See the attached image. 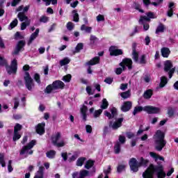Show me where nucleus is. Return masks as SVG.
<instances>
[{
  "instance_id": "f257e3e1",
  "label": "nucleus",
  "mask_w": 178,
  "mask_h": 178,
  "mask_svg": "<svg viewBox=\"0 0 178 178\" xmlns=\"http://www.w3.org/2000/svg\"><path fill=\"white\" fill-rule=\"evenodd\" d=\"M154 173L156 174L158 178H165L166 173L163 172V166L150 165L143 172V178H154Z\"/></svg>"
},
{
  "instance_id": "f03ea898",
  "label": "nucleus",
  "mask_w": 178,
  "mask_h": 178,
  "mask_svg": "<svg viewBox=\"0 0 178 178\" xmlns=\"http://www.w3.org/2000/svg\"><path fill=\"white\" fill-rule=\"evenodd\" d=\"M155 140V148L157 151H161L166 145V140H165V134L161 130H158L154 136Z\"/></svg>"
},
{
  "instance_id": "7ed1b4c3",
  "label": "nucleus",
  "mask_w": 178,
  "mask_h": 178,
  "mask_svg": "<svg viewBox=\"0 0 178 178\" xmlns=\"http://www.w3.org/2000/svg\"><path fill=\"white\" fill-rule=\"evenodd\" d=\"M147 163L148 160H145L143 157L140 159L139 163L137 162V160L134 158L129 160V166L132 172H138V168H140V166H145Z\"/></svg>"
},
{
  "instance_id": "20e7f679",
  "label": "nucleus",
  "mask_w": 178,
  "mask_h": 178,
  "mask_svg": "<svg viewBox=\"0 0 178 178\" xmlns=\"http://www.w3.org/2000/svg\"><path fill=\"white\" fill-rule=\"evenodd\" d=\"M65 87V83L62 81H56L53 82L52 85H49L45 90L44 92L47 94H50L54 90H62Z\"/></svg>"
},
{
  "instance_id": "39448f33",
  "label": "nucleus",
  "mask_w": 178,
  "mask_h": 178,
  "mask_svg": "<svg viewBox=\"0 0 178 178\" xmlns=\"http://www.w3.org/2000/svg\"><path fill=\"white\" fill-rule=\"evenodd\" d=\"M122 67L117 68L115 70L116 74H122V72L126 69V67L130 70H131V65H133V61L130 58H125L120 64Z\"/></svg>"
},
{
  "instance_id": "423d86ee",
  "label": "nucleus",
  "mask_w": 178,
  "mask_h": 178,
  "mask_svg": "<svg viewBox=\"0 0 178 178\" xmlns=\"http://www.w3.org/2000/svg\"><path fill=\"white\" fill-rule=\"evenodd\" d=\"M35 140H31L28 145L24 146L22 149L21 150L20 155H32L33 150H31V148L34 147L36 144Z\"/></svg>"
},
{
  "instance_id": "0eeeda50",
  "label": "nucleus",
  "mask_w": 178,
  "mask_h": 178,
  "mask_svg": "<svg viewBox=\"0 0 178 178\" xmlns=\"http://www.w3.org/2000/svg\"><path fill=\"white\" fill-rule=\"evenodd\" d=\"M173 67V64L170 60H166L164 63V70L165 72H168L169 79H172L173 73H175V68Z\"/></svg>"
},
{
  "instance_id": "6e6552de",
  "label": "nucleus",
  "mask_w": 178,
  "mask_h": 178,
  "mask_svg": "<svg viewBox=\"0 0 178 178\" xmlns=\"http://www.w3.org/2000/svg\"><path fill=\"white\" fill-rule=\"evenodd\" d=\"M24 81H25V86L29 91L32 90L33 87H34V82L33 81V79L30 76V74L29 72H25L24 75Z\"/></svg>"
},
{
  "instance_id": "1a4fd4ad",
  "label": "nucleus",
  "mask_w": 178,
  "mask_h": 178,
  "mask_svg": "<svg viewBox=\"0 0 178 178\" xmlns=\"http://www.w3.org/2000/svg\"><path fill=\"white\" fill-rule=\"evenodd\" d=\"M59 138H60V133L57 132L51 137L52 143L56 147H65V143L63 141L58 142Z\"/></svg>"
},
{
  "instance_id": "9d476101",
  "label": "nucleus",
  "mask_w": 178,
  "mask_h": 178,
  "mask_svg": "<svg viewBox=\"0 0 178 178\" xmlns=\"http://www.w3.org/2000/svg\"><path fill=\"white\" fill-rule=\"evenodd\" d=\"M6 70L8 74H15L16 72H17V60H13L11 62V66H7Z\"/></svg>"
},
{
  "instance_id": "9b49d317",
  "label": "nucleus",
  "mask_w": 178,
  "mask_h": 178,
  "mask_svg": "<svg viewBox=\"0 0 178 178\" xmlns=\"http://www.w3.org/2000/svg\"><path fill=\"white\" fill-rule=\"evenodd\" d=\"M132 56H133L134 60L135 62H136L137 63H140V65L145 64V63H146L145 56H144V55L141 56V57L138 60V54L137 53V51H136L135 48H133Z\"/></svg>"
},
{
  "instance_id": "f8f14e48",
  "label": "nucleus",
  "mask_w": 178,
  "mask_h": 178,
  "mask_svg": "<svg viewBox=\"0 0 178 178\" xmlns=\"http://www.w3.org/2000/svg\"><path fill=\"white\" fill-rule=\"evenodd\" d=\"M22 130V125L16 124L14 127V136L13 138V141H17L22 137V135L19 133Z\"/></svg>"
},
{
  "instance_id": "ddd939ff",
  "label": "nucleus",
  "mask_w": 178,
  "mask_h": 178,
  "mask_svg": "<svg viewBox=\"0 0 178 178\" xmlns=\"http://www.w3.org/2000/svg\"><path fill=\"white\" fill-rule=\"evenodd\" d=\"M90 176V172L87 170H82L79 172H74L72 174L73 178H86Z\"/></svg>"
},
{
  "instance_id": "4468645a",
  "label": "nucleus",
  "mask_w": 178,
  "mask_h": 178,
  "mask_svg": "<svg viewBox=\"0 0 178 178\" xmlns=\"http://www.w3.org/2000/svg\"><path fill=\"white\" fill-rule=\"evenodd\" d=\"M143 111L149 114L159 113V112H161V108L158 107H154L152 106H146L143 107Z\"/></svg>"
},
{
  "instance_id": "2eb2a0df",
  "label": "nucleus",
  "mask_w": 178,
  "mask_h": 178,
  "mask_svg": "<svg viewBox=\"0 0 178 178\" xmlns=\"http://www.w3.org/2000/svg\"><path fill=\"white\" fill-rule=\"evenodd\" d=\"M151 19H155V15L152 13H148L146 14V16H141L139 19V23L140 24H144L145 22H149Z\"/></svg>"
},
{
  "instance_id": "dca6fc26",
  "label": "nucleus",
  "mask_w": 178,
  "mask_h": 178,
  "mask_svg": "<svg viewBox=\"0 0 178 178\" xmlns=\"http://www.w3.org/2000/svg\"><path fill=\"white\" fill-rule=\"evenodd\" d=\"M122 123H123V118H118L115 122H111L109 127L113 130H118L119 127H122Z\"/></svg>"
},
{
  "instance_id": "f3484780",
  "label": "nucleus",
  "mask_w": 178,
  "mask_h": 178,
  "mask_svg": "<svg viewBox=\"0 0 178 178\" xmlns=\"http://www.w3.org/2000/svg\"><path fill=\"white\" fill-rule=\"evenodd\" d=\"M110 55L118 56V55H122L123 51L122 49H118V47L115 46H111L109 49Z\"/></svg>"
},
{
  "instance_id": "a211bd4d",
  "label": "nucleus",
  "mask_w": 178,
  "mask_h": 178,
  "mask_svg": "<svg viewBox=\"0 0 178 178\" xmlns=\"http://www.w3.org/2000/svg\"><path fill=\"white\" fill-rule=\"evenodd\" d=\"M24 45H26V42H24V40H20L19 42H18L17 47H15L13 53V55H17V54H19V52H20V51L23 49Z\"/></svg>"
},
{
  "instance_id": "6ab92c4d",
  "label": "nucleus",
  "mask_w": 178,
  "mask_h": 178,
  "mask_svg": "<svg viewBox=\"0 0 178 178\" xmlns=\"http://www.w3.org/2000/svg\"><path fill=\"white\" fill-rule=\"evenodd\" d=\"M111 114L108 111H104L105 116H107L108 119H112V118H116L118 115V109H116V108L115 107H113L111 109Z\"/></svg>"
},
{
  "instance_id": "aec40b11",
  "label": "nucleus",
  "mask_w": 178,
  "mask_h": 178,
  "mask_svg": "<svg viewBox=\"0 0 178 178\" xmlns=\"http://www.w3.org/2000/svg\"><path fill=\"white\" fill-rule=\"evenodd\" d=\"M36 132L38 134L42 136L45 133V122L38 124L36 127Z\"/></svg>"
},
{
  "instance_id": "412c9836",
  "label": "nucleus",
  "mask_w": 178,
  "mask_h": 178,
  "mask_svg": "<svg viewBox=\"0 0 178 178\" xmlns=\"http://www.w3.org/2000/svg\"><path fill=\"white\" fill-rule=\"evenodd\" d=\"M131 106H132L131 102H125L122 104L121 107V110L122 111V112H127L130 111V109H131Z\"/></svg>"
},
{
  "instance_id": "4be33fe9",
  "label": "nucleus",
  "mask_w": 178,
  "mask_h": 178,
  "mask_svg": "<svg viewBox=\"0 0 178 178\" xmlns=\"http://www.w3.org/2000/svg\"><path fill=\"white\" fill-rule=\"evenodd\" d=\"M38 34H40V29H37L31 35L28 42V45H30V44H31V42H33L34 40L38 37Z\"/></svg>"
},
{
  "instance_id": "5701e85b",
  "label": "nucleus",
  "mask_w": 178,
  "mask_h": 178,
  "mask_svg": "<svg viewBox=\"0 0 178 178\" xmlns=\"http://www.w3.org/2000/svg\"><path fill=\"white\" fill-rule=\"evenodd\" d=\"M17 17L19 22H31V20L29 19V17H27V15H26L24 13H19L17 15Z\"/></svg>"
},
{
  "instance_id": "b1692460",
  "label": "nucleus",
  "mask_w": 178,
  "mask_h": 178,
  "mask_svg": "<svg viewBox=\"0 0 178 178\" xmlns=\"http://www.w3.org/2000/svg\"><path fill=\"white\" fill-rule=\"evenodd\" d=\"M161 52L163 58H169V55H170V49L168 47L161 48Z\"/></svg>"
},
{
  "instance_id": "393cba45",
  "label": "nucleus",
  "mask_w": 178,
  "mask_h": 178,
  "mask_svg": "<svg viewBox=\"0 0 178 178\" xmlns=\"http://www.w3.org/2000/svg\"><path fill=\"white\" fill-rule=\"evenodd\" d=\"M97 42H98V38L95 35H91L90 38V43H89L90 47H91V48H94V47L97 45Z\"/></svg>"
},
{
  "instance_id": "a878e982",
  "label": "nucleus",
  "mask_w": 178,
  "mask_h": 178,
  "mask_svg": "<svg viewBox=\"0 0 178 178\" xmlns=\"http://www.w3.org/2000/svg\"><path fill=\"white\" fill-rule=\"evenodd\" d=\"M173 9H175V3L170 2L168 5V10L167 12V15L169 17L173 16Z\"/></svg>"
},
{
  "instance_id": "bb28decb",
  "label": "nucleus",
  "mask_w": 178,
  "mask_h": 178,
  "mask_svg": "<svg viewBox=\"0 0 178 178\" xmlns=\"http://www.w3.org/2000/svg\"><path fill=\"white\" fill-rule=\"evenodd\" d=\"M97 63H99V57H95L88 63H86V66H94V65H97Z\"/></svg>"
},
{
  "instance_id": "cd10ccee",
  "label": "nucleus",
  "mask_w": 178,
  "mask_h": 178,
  "mask_svg": "<svg viewBox=\"0 0 178 178\" xmlns=\"http://www.w3.org/2000/svg\"><path fill=\"white\" fill-rule=\"evenodd\" d=\"M29 9H30V6H26L25 7H24L23 6H20L16 9V11L26 14L27 13V12H29ZM22 10L23 11L22 12Z\"/></svg>"
},
{
  "instance_id": "c85d7f7f",
  "label": "nucleus",
  "mask_w": 178,
  "mask_h": 178,
  "mask_svg": "<svg viewBox=\"0 0 178 178\" xmlns=\"http://www.w3.org/2000/svg\"><path fill=\"white\" fill-rule=\"evenodd\" d=\"M149 155L152 156V158H154L156 161H158V159L160 161H165V159L163 156H160L159 154H156L155 152H152L149 153Z\"/></svg>"
},
{
  "instance_id": "c756f323",
  "label": "nucleus",
  "mask_w": 178,
  "mask_h": 178,
  "mask_svg": "<svg viewBox=\"0 0 178 178\" xmlns=\"http://www.w3.org/2000/svg\"><path fill=\"white\" fill-rule=\"evenodd\" d=\"M87 106H82L81 108V113L83 120H87Z\"/></svg>"
},
{
  "instance_id": "7c9ffc66",
  "label": "nucleus",
  "mask_w": 178,
  "mask_h": 178,
  "mask_svg": "<svg viewBox=\"0 0 178 178\" xmlns=\"http://www.w3.org/2000/svg\"><path fill=\"white\" fill-rule=\"evenodd\" d=\"M165 84H168V78H166V76H162L161 78V82L159 84L160 88H163V87H165Z\"/></svg>"
},
{
  "instance_id": "2f4dec72",
  "label": "nucleus",
  "mask_w": 178,
  "mask_h": 178,
  "mask_svg": "<svg viewBox=\"0 0 178 178\" xmlns=\"http://www.w3.org/2000/svg\"><path fill=\"white\" fill-rule=\"evenodd\" d=\"M143 97L145 98V99H149V98L152 97V90L149 89L146 90L143 95Z\"/></svg>"
},
{
  "instance_id": "473e14b6",
  "label": "nucleus",
  "mask_w": 178,
  "mask_h": 178,
  "mask_svg": "<svg viewBox=\"0 0 178 178\" xmlns=\"http://www.w3.org/2000/svg\"><path fill=\"white\" fill-rule=\"evenodd\" d=\"M19 23V21H17V19H15L9 25L8 30H12L17 26V24Z\"/></svg>"
},
{
  "instance_id": "72a5a7b5",
  "label": "nucleus",
  "mask_w": 178,
  "mask_h": 178,
  "mask_svg": "<svg viewBox=\"0 0 178 178\" xmlns=\"http://www.w3.org/2000/svg\"><path fill=\"white\" fill-rule=\"evenodd\" d=\"M92 166H94V161L92 160H88L85 163L84 168H85V169H91Z\"/></svg>"
},
{
  "instance_id": "f704fd0d",
  "label": "nucleus",
  "mask_w": 178,
  "mask_h": 178,
  "mask_svg": "<svg viewBox=\"0 0 178 178\" xmlns=\"http://www.w3.org/2000/svg\"><path fill=\"white\" fill-rule=\"evenodd\" d=\"M86 162V157H81L76 161V166H83Z\"/></svg>"
},
{
  "instance_id": "c9c22d12",
  "label": "nucleus",
  "mask_w": 178,
  "mask_h": 178,
  "mask_svg": "<svg viewBox=\"0 0 178 178\" xmlns=\"http://www.w3.org/2000/svg\"><path fill=\"white\" fill-rule=\"evenodd\" d=\"M70 63V60L69 58H65L64 59L60 60V66H65L66 65H69Z\"/></svg>"
},
{
  "instance_id": "e433bc0d",
  "label": "nucleus",
  "mask_w": 178,
  "mask_h": 178,
  "mask_svg": "<svg viewBox=\"0 0 178 178\" xmlns=\"http://www.w3.org/2000/svg\"><path fill=\"white\" fill-rule=\"evenodd\" d=\"M83 47H84V44H83V43H79L75 47V51H74V54H77L80 52V51L83 49Z\"/></svg>"
},
{
  "instance_id": "4c0bfd02",
  "label": "nucleus",
  "mask_w": 178,
  "mask_h": 178,
  "mask_svg": "<svg viewBox=\"0 0 178 178\" xmlns=\"http://www.w3.org/2000/svg\"><path fill=\"white\" fill-rule=\"evenodd\" d=\"M81 30H82V31H86V33H91L92 28L90 26H86L84 24H83L81 27Z\"/></svg>"
},
{
  "instance_id": "58836bf2",
  "label": "nucleus",
  "mask_w": 178,
  "mask_h": 178,
  "mask_svg": "<svg viewBox=\"0 0 178 178\" xmlns=\"http://www.w3.org/2000/svg\"><path fill=\"white\" fill-rule=\"evenodd\" d=\"M55 155H56V152H55V150H50L47 152V158H50V159L55 158Z\"/></svg>"
},
{
  "instance_id": "ea45409f",
  "label": "nucleus",
  "mask_w": 178,
  "mask_h": 178,
  "mask_svg": "<svg viewBox=\"0 0 178 178\" xmlns=\"http://www.w3.org/2000/svg\"><path fill=\"white\" fill-rule=\"evenodd\" d=\"M163 31H165V26H163V24H160L156 30V34H159V33H163Z\"/></svg>"
},
{
  "instance_id": "a19ab883",
  "label": "nucleus",
  "mask_w": 178,
  "mask_h": 178,
  "mask_svg": "<svg viewBox=\"0 0 178 178\" xmlns=\"http://www.w3.org/2000/svg\"><path fill=\"white\" fill-rule=\"evenodd\" d=\"M144 111V108H143L142 106H136L134 108V112H133V115H137V113H138L139 112H141Z\"/></svg>"
},
{
  "instance_id": "79ce46f5",
  "label": "nucleus",
  "mask_w": 178,
  "mask_h": 178,
  "mask_svg": "<svg viewBox=\"0 0 178 178\" xmlns=\"http://www.w3.org/2000/svg\"><path fill=\"white\" fill-rule=\"evenodd\" d=\"M108 106L109 103H108V100H106V99H103L101 108L102 109H106V108H108Z\"/></svg>"
},
{
  "instance_id": "37998d69",
  "label": "nucleus",
  "mask_w": 178,
  "mask_h": 178,
  "mask_svg": "<svg viewBox=\"0 0 178 178\" xmlns=\"http://www.w3.org/2000/svg\"><path fill=\"white\" fill-rule=\"evenodd\" d=\"M130 95H131V94H130V91H129V90H128V91H127V92H122V93L120 94V96H121L122 98H123L124 99H127V98H130Z\"/></svg>"
},
{
  "instance_id": "c03bdc74",
  "label": "nucleus",
  "mask_w": 178,
  "mask_h": 178,
  "mask_svg": "<svg viewBox=\"0 0 178 178\" xmlns=\"http://www.w3.org/2000/svg\"><path fill=\"white\" fill-rule=\"evenodd\" d=\"M114 152L115 154H119V152H120V143L119 142L114 146Z\"/></svg>"
},
{
  "instance_id": "a18cd8bd",
  "label": "nucleus",
  "mask_w": 178,
  "mask_h": 178,
  "mask_svg": "<svg viewBox=\"0 0 178 178\" xmlns=\"http://www.w3.org/2000/svg\"><path fill=\"white\" fill-rule=\"evenodd\" d=\"M72 15H73V17H74V22H79V13H77V10H74L72 11Z\"/></svg>"
},
{
  "instance_id": "49530a36",
  "label": "nucleus",
  "mask_w": 178,
  "mask_h": 178,
  "mask_svg": "<svg viewBox=\"0 0 178 178\" xmlns=\"http://www.w3.org/2000/svg\"><path fill=\"white\" fill-rule=\"evenodd\" d=\"M31 21H27L26 22H22L21 24V30H26L27 26H30Z\"/></svg>"
},
{
  "instance_id": "de8ad7c7",
  "label": "nucleus",
  "mask_w": 178,
  "mask_h": 178,
  "mask_svg": "<svg viewBox=\"0 0 178 178\" xmlns=\"http://www.w3.org/2000/svg\"><path fill=\"white\" fill-rule=\"evenodd\" d=\"M0 165H1L3 168L6 166L4 156L3 154L1 153H0Z\"/></svg>"
},
{
  "instance_id": "09e8293b",
  "label": "nucleus",
  "mask_w": 178,
  "mask_h": 178,
  "mask_svg": "<svg viewBox=\"0 0 178 178\" xmlns=\"http://www.w3.org/2000/svg\"><path fill=\"white\" fill-rule=\"evenodd\" d=\"M118 140L120 144H124V143H126V136L123 135H120Z\"/></svg>"
},
{
  "instance_id": "8fccbe9b",
  "label": "nucleus",
  "mask_w": 178,
  "mask_h": 178,
  "mask_svg": "<svg viewBox=\"0 0 178 178\" xmlns=\"http://www.w3.org/2000/svg\"><path fill=\"white\" fill-rule=\"evenodd\" d=\"M63 81L65 83H69L70 82V80H72V75L70 74H67L66 76H64L63 78Z\"/></svg>"
},
{
  "instance_id": "3c124183",
  "label": "nucleus",
  "mask_w": 178,
  "mask_h": 178,
  "mask_svg": "<svg viewBox=\"0 0 178 178\" xmlns=\"http://www.w3.org/2000/svg\"><path fill=\"white\" fill-rule=\"evenodd\" d=\"M49 21V18L45 15H43L40 18V22L41 23H47Z\"/></svg>"
},
{
  "instance_id": "603ef678",
  "label": "nucleus",
  "mask_w": 178,
  "mask_h": 178,
  "mask_svg": "<svg viewBox=\"0 0 178 178\" xmlns=\"http://www.w3.org/2000/svg\"><path fill=\"white\" fill-rule=\"evenodd\" d=\"M97 22H105V16L103 15H99L96 17Z\"/></svg>"
},
{
  "instance_id": "864d4df0",
  "label": "nucleus",
  "mask_w": 178,
  "mask_h": 178,
  "mask_svg": "<svg viewBox=\"0 0 178 178\" xmlns=\"http://www.w3.org/2000/svg\"><path fill=\"white\" fill-rule=\"evenodd\" d=\"M175 113V109L172 107H169L168 109V115L170 118H172Z\"/></svg>"
},
{
  "instance_id": "5fc2aeb1",
  "label": "nucleus",
  "mask_w": 178,
  "mask_h": 178,
  "mask_svg": "<svg viewBox=\"0 0 178 178\" xmlns=\"http://www.w3.org/2000/svg\"><path fill=\"white\" fill-rule=\"evenodd\" d=\"M79 157V152H76L74 155H72L70 159V162H73L75 159H77Z\"/></svg>"
},
{
  "instance_id": "6e6d98bb",
  "label": "nucleus",
  "mask_w": 178,
  "mask_h": 178,
  "mask_svg": "<svg viewBox=\"0 0 178 178\" xmlns=\"http://www.w3.org/2000/svg\"><path fill=\"white\" fill-rule=\"evenodd\" d=\"M125 168H126L125 165H118L117 170H118V173H120V172H123V170H124Z\"/></svg>"
},
{
  "instance_id": "4d7b16f0",
  "label": "nucleus",
  "mask_w": 178,
  "mask_h": 178,
  "mask_svg": "<svg viewBox=\"0 0 178 178\" xmlns=\"http://www.w3.org/2000/svg\"><path fill=\"white\" fill-rule=\"evenodd\" d=\"M86 92L89 95H92L94 94V90H92V89L91 88V86H87L86 87Z\"/></svg>"
},
{
  "instance_id": "13d9d810",
  "label": "nucleus",
  "mask_w": 178,
  "mask_h": 178,
  "mask_svg": "<svg viewBox=\"0 0 178 178\" xmlns=\"http://www.w3.org/2000/svg\"><path fill=\"white\" fill-rule=\"evenodd\" d=\"M74 28V24H73V22H68L67 24V30L72 31Z\"/></svg>"
},
{
  "instance_id": "bf43d9fd",
  "label": "nucleus",
  "mask_w": 178,
  "mask_h": 178,
  "mask_svg": "<svg viewBox=\"0 0 178 178\" xmlns=\"http://www.w3.org/2000/svg\"><path fill=\"white\" fill-rule=\"evenodd\" d=\"M102 113V109H99L94 113L93 116L94 118H98V116H99V115H101Z\"/></svg>"
},
{
  "instance_id": "052dcab7",
  "label": "nucleus",
  "mask_w": 178,
  "mask_h": 178,
  "mask_svg": "<svg viewBox=\"0 0 178 178\" xmlns=\"http://www.w3.org/2000/svg\"><path fill=\"white\" fill-rule=\"evenodd\" d=\"M18 106H19V99L15 98L14 99V107H13V109H17Z\"/></svg>"
},
{
  "instance_id": "680f3d73",
  "label": "nucleus",
  "mask_w": 178,
  "mask_h": 178,
  "mask_svg": "<svg viewBox=\"0 0 178 178\" xmlns=\"http://www.w3.org/2000/svg\"><path fill=\"white\" fill-rule=\"evenodd\" d=\"M34 79L38 83V84H40L41 80H40V75L38 74H35Z\"/></svg>"
},
{
  "instance_id": "e2e57ef3",
  "label": "nucleus",
  "mask_w": 178,
  "mask_h": 178,
  "mask_svg": "<svg viewBox=\"0 0 178 178\" xmlns=\"http://www.w3.org/2000/svg\"><path fill=\"white\" fill-rule=\"evenodd\" d=\"M6 65V60L0 56V66H5Z\"/></svg>"
},
{
  "instance_id": "0e129e2a",
  "label": "nucleus",
  "mask_w": 178,
  "mask_h": 178,
  "mask_svg": "<svg viewBox=\"0 0 178 178\" xmlns=\"http://www.w3.org/2000/svg\"><path fill=\"white\" fill-rule=\"evenodd\" d=\"M156 2L152 3V5L154 6H158L160 3H162L163 2V0H156Z\"/></svg>"
},
{
  "instance_id": "69168bd1",
  "label": "nucleus",
  "mask_w": 178,
  "mask_h": 178,
  "mask_svg": "<svg viewBox=\"0 0 178 178\" xmlns=\"http://www.w3.org/2000/svg\"><path fill=\"white\" fill-rule=\"evenodd\" d=\"M113 81V79H112V78H106L104 80V82L106 83L107 84H112Z\"/></svg>"
},
{
  "instance_id": "338daca9",
  "label": "nucleus",
  "mask_w": 178,
  "mask_h": 178,
  "mask_svg": "<svg viewBox=\"0 0 178 178\" xmlns=\"http://www.w3.org/2000/svg\"><path fill=\"white\" fill-rule=\"evenodd\" d=\"M126 136L127 138H129V139L133 138V137H134V134L132 132H127Z\"/></svg>"
},
{
  "instance_id": "774afa93",
  "label": "nucleus",
  "mask_w": 178,
  "mask_h": 178,
  "mask_svg": "<svg viewBox=\"0 0 178 178\" xmlns=\"http://www.w3.org/2000/svg\"><path fill=\"white\" fill-rule=\"evenodd\" d=\"M61 156H62L63 161H67V152L62 153Z\"/></svg>"
}]
</instances>
